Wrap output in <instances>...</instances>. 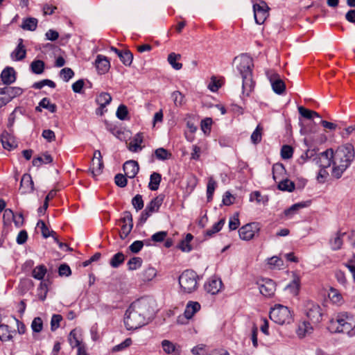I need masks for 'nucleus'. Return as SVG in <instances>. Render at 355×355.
Here are the masks:
<instances>
[{
    "mask_svg": "<svg viewBox=\"0 0 355 355\" xmlns=\"http://www.w3.org/2000/svg\"><path fill=\"white\" fill-rule=\"evenodd\" d=\"M298 111L301 116L307 119H311L313 116L320 118V116L318 112L306 109L302 106L298 107Z\"/></svg>",
    "mask_w": 355,
    "mask_h": 355,
    "instance_id": "obj_45",
    "label": "nucleus"
},
{
    "mask_svg": "<svg viewBox=\"0 0 355 355\" xmlns=\"http://www.w3.org/2000/svg\"><path fill=\"white\" fill-rule=\"evenodd\" d=\"M266 75L274 92L277 94H283L286 89V85L279 75L272 71H267Z\"/></svg>",
    "mask_w": 355,
    "mask_h": 355,
    "instance_id": "obj_10",
    "label": "nucleus"
},
{
    "mask_svg": "<svg viewBox=\"0 0 355 355\" xmlns=\"http://www.w3.org/2000/svg\"><path fill=\"white\" fill-rule=\"evenodd\" d=\"M181 58V55L175 53H171L168 55L167 60L171 67L175 70H180L182 67V64L178 62Z\"/></svg>",
    "mask_w": 355,
    "mask_h": 355,
    "instance_id": "obj_29",
    "label": "nucleus"
},
{
    "mask_svg": "<svg viewBox=\"0 0 355 355\" xmlns=\"http://www.w3.org/2000/svg\"><path fill=\"white\" fill-rule=\"evenodd\" d=\"M143 141V137L141 133H137L133 139L130 142L128 149L132 152H137L141 149L140 144Z\"/></svg>",
    "mask_w": 355,
    "mask_h": 355,
    "instance_id": "obj_28",
    "label": "nucleus"
},
{
    "mask_svg": "<svg viewBox=\"0 0 355 355\" xmlns=\"http://www.w3.org/2000/svg\"><path fill=\"white\" fill-rule=\"evenodd\" d=\"M47 85L50 87L51 88H55V83L49 79H44L39 82H36L33 85V88L36 89H40L44 86Z\"/></svg>",
    "mask_w": 355,
    "mask_h": 355,
    "instance_id": "obj_55",
    "label": "nucleus"
},
{
    "mask_svg": "<svg viewBox=\"0 0 355 355\" xmlns=\"http://www.w3.org/2000/svg\"><path fill=\"white\" fill-rule=\"evenodd\" d=\"M152 302L151 300L142 297L130 304L124 318L127 329H137L147 324L146 318H150L154 313Z\"/></svg>",
    "mask_w": 355,
    "mask_h": 355,
    "instance_id": "obj_1",
    "label": "nucleus"
},
{
    "mask_svg": "<svg viewBox=\"0 0 355 355\" xmlns=\"http://www.w3.org/2000/svg\"><path fill=\"white\" fill-rule=\"evenodd\" d=\"M110 51L114 52L119 56L123 64L130 66L133 60V55L129 50L123 51L114 46H111Z\"/></svg>",
    "mask_w": 355,
    "mask_h": 355,
    "instance_id": "obj_18",
    "label": "nucleus"
},
{
    "mask_svg": "<svg viewBox=\"0 0 355 355\" xmlns=\"http://www.w3.org/2000/svg\"><path fill=\"white\" fill-rule=\"evenodd\" d=\"M47 272L46 268L44 265L36 266L32 271V276L38 280H42Z\"/></svg>",
    "mask_w": 355,
    "mask_h": 355,
    "instance_id": "obj_41",
    "label": "nucleus"
},
{
    "mask_svg": "<svg viewBox=\"0 0 355 355\" xmlns=\"http://www.w3.org/2000/svg\"><path fill=\"white\" fill-rule=\"evenodd\" d=\"M69 343L70 345L73 347H79L80 346V341L77 337V333L76 329H73L69 333V337H68Z\"/></svg>",
    "mask_w": 355,
    "mask_h": 355,
    "instance_id": "obj_54",
    "label": "nucleus"
},
{
    "mask_svg": "<svg viewBox=\"0 0 355 355\" xmlns=\"http://www.w3.org/2000/svg\"><path fill=\"white\" fill-rule=\"evenodd\" d=\"M270 318L279 324H290L293 315L287 306L276 304L270 311Z\"/></svg>",
    "mask_w": 355,
    "mask_h": 355,
    "instance_id": "obj_6",
    "label": "nucleus"
},
{
    "mask_svg": "<svg viewBox=\"0 0 355 355\" xmlns=\"http://www.w3.org/2000/svg\"><path fill=\"white\" fill-rule=\"evenodd\" d=\"M132 205L137 211L141 210L144 207L142 196L137 194L132 200Z\"/></svg>",
    "mask_w": 355,
    "mask_h": 355,
    "instance_id": "obj_58",
    "label": "nucleus"
},
{
    "mask_svg": "<svg viewBox=\"0 0 355 355\" xmlns=\"http://www.w3.org/2000/svg\"><path fill=\"white\" fill-rule=\"evenodd\" d=\"M45 64L41 60H35L31 63V70L33 73L41 74L44 72Z\"/></svg>",
    "mask_w": 355,
    "mask_h": 355,
    "instance_id": "obj_35",
    "label": "nucleus"
},
{
    "mask_svg": "<svg viewBox=\"0 0 355 355\" xmlns=\"http://www.w3.org/2000/svg\"><path fill=\"white\" fill-rule=\"evenodd\" d=\"M23 92L22 89L18 87H5L0 88V97L2 98V103L6 105L14 98L20 96Z\"/></svg>",
    "mask_w": 355,
    "mask_h": 355,
    "instance_id": "obj_11",
    "label": "nucleus"
},
{
    "mask_svg": "<svg viewBox=\"0 0 355 355\" xmlns=\"http://www.w3.org/2000/svg\"><path fill=\"white\" fill-rule=\"evenodd\" d=\"M43 155L44 157H35L32 161L33 165L35 166H40L42 164H49L53 162V157L51 155L48 154L47 153H45Z\"/></svg>",
    "mask_w": 355,
    "mask_h": 355,
    "instance_id": "obj_40",
    "label": "nucleus"
},
{
    "mask_svg": "<svg viewBox=\"0 0 355 355\" xmlns=\"http://www.w3.org/2000/svg\"><path fill=\"white\" fill-rule=\"evenodd\" d=\"M269 7L267 3L261 0L259 3L253 5L254 16L257 24H262L269 15Z\"/></svg>",
    "mask_w": 355,
    "mask_h": 355,
    "instance_id": "obj_8",
    "label": "nucleus"
},
{
    "mask_svg": "<svg viewBox=\"0 0 355 355\" xmlns=\"http://www.w3.org/2000/svg\"><path fill=\"white\" fill-rule=\"evenodd\" d=\"M259 230V224L258 223H250L242 226L239 230V234L241 239L249 241L252 239L256 232Z\"/></svg>",
    "mask_w": 355,
    "mask_h": 355,
    "instance_id": "obj_12",
    "label": "nucleus"
},
{
    "mask_svg": "<svg viewBox=\"0 0 355 355\" xmlns=\"http://www.w3.org/2000/svg\"><path fill=\"white\" fill-rule=\"evenodd\" d=\"M328 329L332 333H343L354 336L355 318L347 313H338L329 321Z\"/></svg>",
    "mask_w": 355,
    "mask_h": 355,
    "instance_id": "obj_4",
    "label": "nucleus"
},
{
    "mask_svg": "<svg viewBox=\"0 0 355 355\" xmlns=\"http://www.w3.org/2000/svg\"><path fill=\"white\" fill-rule=\"evenodd\" d=\"M343 264L352 273L354 282H355V255Z\"/></svg>",
    "mask_w": 355,
    "mask_h": 355,
    "instance_id": "obj_64",
    "label": "nucleus"
},
{
    "mask_svg": "<svg viewBox=\"0 0 355 355\" xmlns=\"http://www.w3.org/2000/svg\"><path fill=\"white\" fill-rule=\"evenodd\" d=\"M116 115L120 120H125L128 119V111L125 105H120L116 110Z\"/></svg>",
    "mask_w": 355,
    "mask_h": 355,
    "instance_id": "obj_56",
    "label": "nucleus"
},
{
    "mask_svg": "<svg viewBox=\"0 0 355 355\" xmlns=\"http://www.w3.org/2000/svg\"><path fill=\"white\" fill-rule=\"evenodd\" d=\"M103 168V159H92V167L89 168V171L92 173L94 176L100 175Z\"/></svg>",
    "mask_w": 355,
    "mask_h": 355,
    "instance_id": "obj_33",
    "label": "nucleus"
},
{
    "mask_svg": "<svg viewBox=\"0 0 355 355\" xmlns=\"http://www.w3.org/2000/svg\"><path fill=\"white\" fill-rule=\"evenodd\" d=\"M333 159L334 150L332 148H329L318 154L315 153L313 162L322 168H327L331 164L333 165Z\"/></svg>",
    "mask_w": 355,
    "mask_h": 355,
    "instance_id": "obj_7",
    "label": "nucleus"
},
{
    "mask_svg": "<svg viewBox=\"0 0 355 355\" xmlns=\"http://www.w3.org/2000/svg\"><path fill=\"white\" fill-rule=\"evenodd\" d=\"M313 328L309 322H303L299 324L296 331L300 338L304 337L306 334H311Z\"/></svg>",
    "mask_w": 355,
    "mask_h": 355,
    "instance_id": "obj_31",
    "label": "nucleus"
},
{
    "mask_svg": "<svg viewBox=\"0 0 355 355\" xmlns=\"http://www.w3.org/2000/svg\"><path fill=\"white\" fill-rule=\"evenodd\" d=\"M157 275L156 270L153 267H148L145 269L142 274V279L145 282H148L152 280Z\"/></svg>",
    "mask_w": 355,
    "mask_h": 355,
    "instance_id": "obj_50",
    "label": "nucleus"
},
{
    "mask_svg": "<svg viewBox=\"0 0 355 355\" xmlns=\"http://www.w3.org/2000/svg\"><path fill=\"white\" fill-rule=\"evenodd\" d=\"M40 107H42L44 109L48 110L51 113H54L56 112L57 106L54 103H51L50 102L49 98L45 97L41 100V101L39 103Z\"/></svg>",
    "mask_w": 355,
    "mask_h": 355,
    "instance_id": "obj_46",
    "label": "nucleus"
},
{
    "mask_svg": "<svg viewBox=\"0 0 355 355\" xmlns=\"http://www.w3.org/2000/svg\"><path fill=\"white\" fill-rule=\"evenodd\" d=\"M95 63L96 69L100 74H105L110 69V61L104 55H97Z\"/></svg>",
    "mask_w": 355,
    "mask_h": 355,
    "instance_id": "obj_20",
    "label": "nucleus"
},
{
    "mask_svg": "<svg viewBox=\"0 0 355 355\" xmlns=\"http://www.w3.org/2000/svg\"><path fill=\"white\" fill-rule=\"evenodd\" d=\"M155 155L159 160H166L171 157V153L164 148H159L155 150Z\"/></svg>",
    "mask_w": 355,
    "mask_h": 355,
    "instance_id": "obj_52",
    "label": "nucleus"
},
{
    "mask_svg": "<svg viewBox=\"0 0 355 355\" xmlns=\"http://www.w3.org/2000/svg\"><path fill=\"white\" fill-rule=\"evenodd\" d=\"M123 216L119 219V223H122L120 238L124 240L131 232L133 227L132 216L128 211L123 212Z\"/></svg>",
    "mask_w": 355,
    "mask_h": 355,
    "instance_id": "obj_9",
    "label": "nucleus"
},
{
    "mask_svg": "<svg viewBox=\"0 0 355 355\" xmlns=\"http://www.w3.org/2000/svg\"><path fill=\"white\" fill-rule=\"evenodd\" d=\"M162 347L164 352L166 354H175L176 346L174 343L168 340H164L162 341Z\"/></svg>",
    "mask_w": 355,
    "mask_h": 355,
    "instance_id": "obj_48",
    "label": "nucleus"
},
{
    "mask_svg": "<svg viewBox=\"0 0 355 355\" xmlns=\"http://www.w3.org/2000/svg\"><path fill=\"white\" fill-rule=\"evenodd\" d=\"M37 225L41 228L42 234L44 238H48L50 236L54 237V235L56 234L54 231H50L48 227L46 225L45 223L42 220H40L37 222Z\"/></svg>",
    "mask_w": 355,
    "mask_h": 355,
    "instance_id": "obj_47",
    "label": "nucleus"
},
{
    "mask_svg": "<svg viewBox=\"0 0 355 355\" xmlns=\"http://www.w3.org/2000/svg\"><path fill=\"white\" fill-rule=\"evenodd\" d=\"M125 176L129 178H134L139 172V167L137 162L129 160L123 164V166Z\"/></svg>",
    "mask_w": 355,
    "mask_h": 355,
    "instance_id": "obj_16",
    "label": "nucleus"
},
{
    "mask_svg": "<svg viewBox=\"0 0 355 355\" xmlns=\"http://www.w3.org/2000/svg\"><path fill=\"white\" fill-rule=\"evenodd\" d=\"M216 187V181L212 177L209 178L207 186V198L208 202H210L212 200Z\"/></svg>",
    "mask_w": 355,
    "mask_h": 355,
    "instance_id": "obj_43",
    "label": "nucleus"
},
{
    "mask_svg": "<svg viewBox=\"0 0 355 355\" xmlns=\"http://www.w3.org/2000/svg\"><path fill=\"white\" fill-rule=\"evenodd\" d=\"M193 236L191 234L189 233L186 235L184 239L182 240L179 243V248L181 249L183 252H189L192 250V248L190 245V242L193 239Z\"/></svg>",
    "mask_w": 355,
    "mask_h": 355,
    "instance_id": "obj_37",
    "label": "nucleus"
},
{
    "mask_svg": "<svg viewBox=\"0 0 355 355\" xmlns=\"http://www.w3.org/2000/svg\"><path fill=\"white\" fill-rule=\"evenodd\" d=\"M234 62L237 64L236 69L243 79V94L248 96L254 86L252 80V59L247 55H241L235 58Z\"/></svg>",
    "mask_w": 355,
    "mask_h": 355,
    "instance_id": "obj_3",
    "label": "nucleus"
},
{
    "mask_svg": "<svg viewBox=\"0 0 355 355\" xmlns=\"http://www.w3.org/2000/svg\"><path fill=\"white\" fill-rule=\"evenodd\" d=\"M162 180V176L159 173L153 172L150 177L148 188L151 191H157Z\"/></svg>",
    "mask_w": 355,
    "mask_h": 355,
    "instance_id": "obj_30",
    "label": "nucleus"
},
{
    "mask_svg": "<svg viewBox=\"0 0 355 355\" xmlns=\"http://www.w3.org/2000/svg\"><path fill=\"white\" fill-rule=\"evenodd\" d=\"M200 309V304L197 302H189L184 311V316L190 319L193 315Z\"/></svg>",
    "mask_w": 355,
    "mask_h": 355,
    "instance_id": "obj_26",
    "label": "nucleus"
},
{
    "mask_svg": "<svg viewBox=\"0 0 355 355\" xmlns=\"http://www.w3.org/2000/svg\"><path fill=\"white\" fill-rule=\"evenodd\" d=\"M142 259L140 257H135L131 258L127 263L128 270H135L140 268L142 264Z\"/></svg>",
    "mask_w": 355,
    "mask_h": 355,
    "instance_id": "obj_51",
    "label": "nucleus"
},
{
    "mask_svg": "<svg viewBox=\"0 0 355 355\" xmlns=\"http://www.w3.org/2000/svg\"><path fill=\"white\" fill-rule=\"evenodd\" d=\"M306 316L313 323L317 324L322 320V313L319 305L309 302L306 305Z\"/></svg>",
    "mask_w": 355,
    "mask_h": 355,
    "instance_id": "obj_13",
    "label": "nucleus"
},
{
    "mask_svg": "<svg viewBox=\"0 0 355 355\" xmlns=\"http://www.w3.org/2000/svg\"><path fill=\"white\" fill-rule=\"evenodd\" d=\"M126 178L127 176H125V174L123 175L121 173H118L114 177V182L118 187L123 188L128 183Z\"/></svg>",
    "mask_w": 355,
    "mask_h": 355,
    "instance_id": "obj_60",
    "label": "nucleus"
},
{
    "mask_svg": "<svg viewBox=\"0 0 355 355\" xmlns=\"http://www.w3.org/2000/svg\"><path fill=\"white\" fill-rule=\"evenodd\" d=\"M260 293L266 297H271L275 294L276 285L274 281L270 279H262L258 282Z\"/></svg>",
    "mask_w": 355,
    "mask_h": 355,
    "instance_id": "obj_14",
    "label": "nucleus"
},
{
    "mask_svg": "<svg viewBox=\"0 0 355 355\" xmlns=\"http://www.w3.org/2000/svg\"><path fill=\"white\" fill-rule=\"evenodd\" d=\"M293 149L288 145H284L281 149V156L283 159H289L292 157Z\"/></svg>",
    "mask_w": 355,
    "mask_h": 355,
    "instance_id": "obj_62",
    "label": "nucleus"
},
{
    "mask_svg": "<svg viewBox=\"0 0 355 355\" xmlns=\"http://www.w3.org/2000/svg\"><path fill=\"white\" fill-rule=\"evenodd\" d=\"M222 281L219 278H212L205 284V291L211 294H217L222 288Z\"/></svg>",
    "mask_w": 355,
    "mask_h": 355,
    "instance_id": "obj_17",
    "label": "nucleus"
},
{
    "mask_svg": "<svg viewBox=\"0 0 355 355\" xmlns=\"http://www.w3.org/2000/svg\"><path fill=\"white\" fill-rule=\"evenodd\" d=\"M2 82L6 85H10L16 80L15 71L12 67H8L1 73Z\"/></svg>",
    "mask_w": 355,
    "mask_h": 355,
    "instance_id": "obj_23",
    "label": "nucleus"
},
{
    "mask_svg": "<svg viewBox=\"0 0 355 355\" xmlns=\"http://www.w3.org/2000/svg\"><path fill=\"white\" fill-rule=\"evenodd\" d=\"M125 258V257L123 253L119 252L112 257L110 264L112 268H116L124 262Z\"/></svg>",
    "mask_w": 355,
    "mask_h": 355,
    "instance_id": "obj_38",
    "label": "nucleus"
},
{
    "mask_svg": "<svg viewBox=\"0 0 355 355\" xmlns=\"http://www.w3.org/2000/svg\"><path fill=\"white\" fill-rule=\"evenodd\" d=\"M281 191L292 192L295 189V183L288 179L281 180L277 186Z\"/></svg>",
    "mask_w": 355,
    "mask_h": 355,
    "instance_id": "obj_39",
    "label": "nucleus"
},
{
    "mask_svg": "<svg viewBox=\"0 0 355 355\" xmlns=\"http://www.w3.org/2000/svg\"><path fill=\"white\" fill-rule=\"evenodd\" d=\"M310 204H311L310 200L303 201V202H300L295 203V204L293 205L292 206H291L289 208L285 209L284 211V214L286 216L291 218L294 214H295L296 212L299 209L304 208V207H307L310 205Z\"/></svg>",
    "mask_w": 355,
    "mask_h": 355,
    "instance_id": "obj_24",
    "label": "nucleus"
},
{
    "mask_svg": "<svg viewBox=\"0 0 355 355\" xmlns=\"http://www.w3.org/2000/svg\"><path fill=\"white\" fill-rule=\"evenodd\" d=\"M164 199V196L159 195L151 200L149 204L147 205L146 209L151 214L157 211L162 205Z\"/></svg>",
    "mask_w": 355,
    "mask_h": 355,
    "instance_id": "obj_25",
    "label": "nucleus"
},
{
    "mask_svg": "<svg viewBox=\"0 0 355 355\" xmlns=\"http://www.w3.org/2000/svg\"><path fill=\"white\" fill-rule=\"evenodd\" d=\"M171 98L176 107H180L184 103V96L179 91L173 92L171 94Z\"/></svg>",
    "mask_w": 355,
    "mask_h": 355,
    "instance_id": "obj_49",
    "label": "nucleus"
},
{
    "mask_svg": "<svg viewBox=\"0 0 355 355\" xmlns=\"http://www.w3.org/2000/svg\"><path fill=\"white\" fill-rule=\"evenodd\" d=\"M1 142L3 148L8 150H11L17 147L14 137L6 131L1 135Z\"/></svg>",
    "mask_w": 355,
    "mask_h": 355,
    "instance_id": "obj_22",
    "label": "nucleus"
},
{
    "mask_svg": "<svg viewBox=\"0 0 355 355\" xmlns=\"http://www.w3.org/2000/svg\"><path fill=\"white\" fill-rule=\"evenodd\" d=\"M37 26V19L33 17H28L24 20L21 27L24 30L33 31Z\"/></svg>",
    "mask_w": 355,
    "mask_h": 355,
    "instance_id": "obj_36",
    "label": "nucleus"
},
{
    "mask_svg": "<svg viewBox=\"0 0 355 355\" xmlns=\"http://www.w3.org/2000/svg\"><path fill=\"white\" fill-rule=\"evenodd\" d=\"M263 128L261 125H258L254 132L252 133L250 139L254 144L261 142L262 138Z\"/></svg>",
    "mask_w": 355,
    "mask_h": 355,
    "instance_id": "obj_44",
    "label": "nucleus"
},
{
    "mask_svg": "<svg viewBox=\"0 0 355 355\" xmlns=\"http://www.w3.org/2000/svg\"><path fill=\"white\" fill-rule=\"evenodd\" d=\"M346 232H342L338 230L336 232L329 240L331 248L334 251H337L341 249L343 244V236H345Z\"/></svg>",
    "mask_w": 355,
    "mask_h": 355,
    "instance_id": "obj_19",
    "label": "nucleus"
},
{
    "mask_svg": "<svg viewBox=\"0 0 355 355\" xmlns=\"http://www.w3.org/2000/svg\"><path fill=\"white\" fill-rule=\"evenodd\" d=\"M285 168L282 164H275L272 166V177L277 181V175L284 173Z\"/></svg>",
    "mask_w": 355,
    "mask_h": 355,
    "instance_id": "obj_59",
    "label": "nucleus"
},
{
    "mask_svg": "<svg viewBox=\"0 0 355 355\" xmlns=\"http://www.w3.org/2000/svg\"><path fill=\"white\" fill-rule=\"evenodd\" d=\"M62 320V317L59 314L53 315L51 320V329L52 331H55L59 327L60 323Z\"/></svg>",
    "mask_w": 355,
    "mask_h": 355,
    "instance_id": "obj_61",
    "label": "nucleus"
},
{
    "mask_svg": "<svg viewBox=\"0 0 355 355\" xmlns=\"http://www.w3.org/2000/svg\"><path fill=\"white\" fill-rule=\"evenodd\" d=\"M315 155V149H308L306 150L298 159L297 162L302 165L304 163L309 159H313Z\"/></svg>",
    "mask_w": 355,
    "mask_h": 355,
    "instance_id": "obj_53",
    "label": "nucleus"
},
{
    "mask_svg": "<svg viewBox=\"0 0 355 355\" xmlns=\"http://www.w3.org/2000/svg\"><path fill=\"white\" fill-rule=\"evenodd\" d=\"M31 328L33 332L40 333L43 329V322L41 318L36 317L31 323Z\"/></svg>",
    "mask_w": 355,
    "mask_h": 355,
    "instance_id": "obj_57",
    "label": "nucleus"
},
{
    "mask_svg": "<svg viewBox=\"0 0 355 355\" xmlns=\"http://www.w3.org/2000/svg\"><path fill=\"white\" fill-rule=\"evenodd\" d=\"M300 286V279L298 277H295L293 281L286 286V290L288 291L293 295H297Z\"/></svg>",
    "mask_w": 355,
    "mask_h": 355,
    "instance_id": "obj_34",
    "label": "nucleus"
},
{
    "mask_svg": "<svg viewBox=\"0 0 355 355\" xmlns=\"http://www.w3.org/2000/svg\"><path fill=\"white\" fill-rule=\"evenodd\" d=\"M20 189L21 193H31L34 191V183L30 174L25 173L23 175L20 182Z\"/></svg>",
    "mask_w": 355,
    "mask_h": 355,
    "instance_id": "obj_15",
    "label": "nucleus"
},
{
    "mask_svg": "<svg viewBox=\"0 0 355 355\" xmlns=\"http://www.w3.org/2000/svg\"><path fill=\"white\" fill-rule=\"evenodd\" d=\"M112 101V96L109 93L102 92L96 98V102L101 108H105Z\"/></svg>",
    "mask_w": 355,
    "mask_h": 355,
    "instance_id": "obj_32",
    "label": "nucleus"
},
{
    "mask_svg": "<svg viewBox=\"0 0 355 355\" xmlns=\"http://www.w3.org/2000/svg\"><path fill=\"white\" fill-rule=\"evenodd\" d=\"M198 276L192 270H184L179 277L181 291L184 293H191L198 288Z\"/></svg>",
    "mask_w": 355,
    "mask_h": 355,
    "instance_id": "obj_5",
    "label": "nucleus"
},
{
    "mask_svg": "<svg viewBox=\"0 0 355 355\" xmlns=\"http://www.w3.org/2000/svg\"><path fill=\"white\" fill-rule=\"evenodd\" d=\"M26 50L25 46L23 44V39L18 40V44L15 49L12 52L10 56L12 60L16 61L22 60L26 58Z\"/></svg>",
    "mask_w": 355,
    "mask_h": 355,
    "instance_id": "obj_21",
    "label": "nucleus"
},
{
    "mask_svg": "<svg viewBox=\"0 0 355 355\" xmlns=\"http://www.w3.org/2000/svg\"><path fill=\"white\" fill-rule=\"evenodd\" d=\"M12 333H15V331H10L8 325L0 324V340L1 341L5 342L12 340Z\"/></svg>",
    "mask_w": 355,
    "mask_h": 355,
    "instance_id": "obj_27",
    "label": "nucleus"
},
{
    "mask_svg": "<svg viewBox=\"0 0 355 355\" xmlns=\"http://www.w3.org/2000/svg\"><path fill=\"white\" fill-rule=\"evenodd\" d=\"M355 157V149L352 144H345L334 151L333 167L331 175L339 179L349 167Z\"/></svg>",
    "mask_w": 355,
    "mask_h": 355,
    "instance_id": "obj_2",
    "label": "nucleus"
},
{
    "mask_svg": "<svg viewBox=\"0 0 355 355\" xmlns=\"http://www.w3.org/2000/svg\"><path fill=\"white\" fill-rule=\"evenodd\" d=\"M225 223V219L221 218L218 223H215L212 226L211 229L207 230L206 231L205 235L207 236H209V237L212 236L214 234L218 232L222 229Z\"/></svg>",
    "mask_w": 355,
    "mask_h": 355,
    "instance_id": "obj_42",
    "label": "nucleus"
},
{
    "mask_svg": "<svg viewBox=\"0 0 355 355\" xmlns=\"http://www.w3.org/2000/svg\"><path fill=\"white\" fill-rule=\"evenodd\" d=\"M74 75L73 70L71 68H64L60 71V76L64 81L68 82Z\"/></svg>",
    "mask_w": 355,
    "mask_h": 355,
    "instance_id": "obj_63",
    "label": "nucleus"
}]
</instances>
